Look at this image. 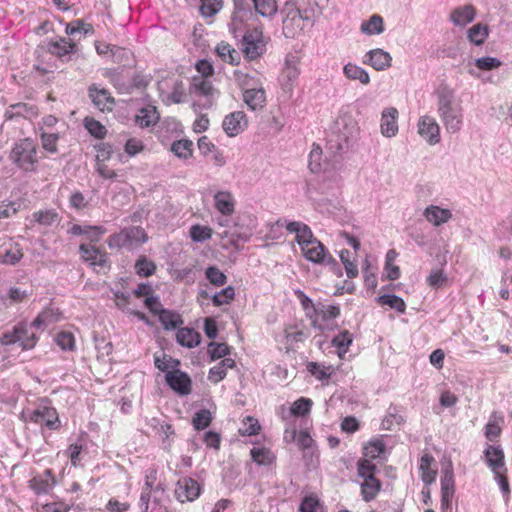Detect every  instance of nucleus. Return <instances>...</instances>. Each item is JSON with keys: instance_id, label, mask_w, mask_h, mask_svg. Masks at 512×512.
<instances>
[{"instance_id": "e433bc0d", "label": "nucleus", "mask_w": 512, "mask_h": 512, "mask_svg": "<svg viewBox=\"0 0 512 512\" xmlns=\"http://www.w3.org/2000/svg\"><path fill=\"white\" fill-rule=\"evenodd\" d=\"M489 36V27L486 24L477 23L467 30L468 40L476 46L482 45Z\"/></svg>"}, {"instance_id": "58836bf2", "label": "nucleus", "mask_w": 512, "mask_h": 512, "mask_svg": "<svg viewBox=\"0 0 512 512\" xmlns=\"http://www.w3.org/2000/svg\"><path fill=\"white\" fill-rule=\"evenodd\" d=\"M383 18L378 15H372L369 20L362 22L361 32L366 35H379L384 32Z\"/></svg>"}, {"instance_id": "4468645a", "label": "nucleus", "mask_w": 512, "mask_h": 512, "mask_svg": "<svg viewBox=\"0 0 512 512\" xmlns=\"http://www.w3.org/2000/svg\"><path fill=\"white\" fill-rule=\"evenodd\" d=\"M286 16L283 19V34L286 38H295L304 29L301 9L286 7Z\"/></svg>"}, {"instance_id": "f8f14e48", "label": "nucleus", "mask_w": 512, "mask_h": 512, "mask_svg": "<svg viewBox=\"0 0 512 512\" xmlns=\"http://www.w3.org/2000/svg\"><path fill=\"white\" fill-rule=\"evenodd\" d=\"M165 381L167 385L180 396H186L191 393L192 380L184 371H167L165 374Z\"/></svg>"}, {"instance_id": "e2e57ef3", "label": "nucleus", "mask_w": 512, "mask_h": 512, "mask_svg": "<svg viewBox=\"0 0 512 512\" xmlns=\"http://www.w3.org/2000/svg\"><path fill=\"white\" fill-rule=\"evenodd\" d=\"M23 257V253L18 245H15L12 248L5 250L4 253L0 254V261L3 264L15 265L17 264L21 258Z\"/></svg>"}, {"instance_id": "1a4fd4ad", "label": "nucleus", "mask_w": 512, "mask_h": 512, "mask_svg": "<svg viewBox=\"0 0 512 512\" xmlns=\"http://www.w3.org/2000/svg\"><path fill=\"white\" fill-rule=\"evenodd\" d=\"M81 259L96 270V267L110 270L111 262L106 251L95 245L81 244L79 246Z\"/></svg>"}, {"instance_id": "c03bdc74", "label": "nucleus", "mask_w": 512, "mask_h": 512, "mask_svg": "<svg viewBox=\"0 0 512 512\" xmlns=\"http://www.w3.org/2000/svg\"><path fill=\"white\" fill-rule=\"evenodd\" d=\"M376 301L381 305L389 306L400 313H404L406 310V304L404 300L395 294H384L376 298Z\"/></svg>"}, {"instance_id": "3c124183", "label": "nucleus", "mask_w": 512, "mask_h": 512, "mask_svg": "<svg viewBox=\"0 0 512 512\" xmlns=\"http://www.w3.org/2000/svg\"><path fill=\"white\" fill-rule=\"evenodd\" d=\"M231 348L226 343L210 342L207 353L212 361L228 356Z\"/></svg>"}, {"instance_id": "dca6fc26", "label": "nucleus", "mask_w": 512, "mask_h": 512, "mask_svg": "<svg viewBox=\"0 0 512 512\" xmlns=\"http://www.w3.org/2000/svg\"><path fill=\"white\" fill-rule=\"evenodd\" d=\"M484 460L487 466L498 475V472H506L505 455L500 445L487 444L484 452Z\"/></svg>"}, {"instance_id": "f257e3e1", "label": "nucleus", "mask_w": 512, "mask_h": 512, "mask_svg": "<svg viewBox=\"0 0 512 512\" xmlns=\"http://www.w3.org/2000/svg\"><path fill=\"white\" fill-rule=\"evenodd\" d=\"M434 94L437 98V112L446 130L450 133L460 131L463 124V109L461 101L456 98L455 90L442 82Z\"/></svg>"}, {"instance_id": "412c9836", "label": "nucleus", "mask_w": 512, "mask_h": 512, "mask_svg": "<svg viewBox=\"0 0 512 512\" xmlns=\"http://www.w3.org/2000/svg\"><path fill=\"white\" fill-rule=\"evenodd\" d=\"M38 115V108L35 105L18 102L11 104L6 108L5 118L6 120H18L20 118L32 119Z\"/></svg>"}, {"instance_id": "ea45409f", "label": "nucleus", "mask_w": 512, "mask_h": 512, "mask_svg": "<svg viewBox=\"0 0 512 512\" xmlns=\"http://www.w3.org/2000/svg\"><path fill=\"white\" fill-rule=\"evenodd\" d=\"M381 490V482L376 477L363 481L361 484V495L365 502L374 500Z\"/></svg>"}, {"instance_id": "864d4df0", "label": "nucleus", "mask_w": 512, "mask_h": 512, "mask_svg": "<svg viewBox=\"0 0 512 512\" xmlns=\"http://www.w3.org/2000/svg\"><path fill=\"white\" fill-rule=\"evenodd\" d=\"M192 241L197 243L205 242L212 237V229L199 224L193 225L189 231Z\"/></svg>"}, {"instance_id": "ddd939ff", "label": "nucleus", "mask_w": 512, "mask_h": 512, "mask_svg": "<svg viewBox=\"0 0 512 512\" xmlns=\"http://www.w3.org/2000/svg\"><path fill=\"white\" fill-rule=\"evenodd\" d=\"M261 38L262 33L258 30L248 32L243 36L242 52L249 60H254L265 52V44Z\"/></svg>"}, {"instance_id": "de8ad7c7", "label": "nucleus", "mask_w": 512, "mask_h": 512, "mask_svg": "<svg viewBox=\"0 0 512 512\" xmlns=\"http://www.w3.org/2000/svg\"><path fill=\"white\" fill-rule=\"evenodd\" d=\"M297 445L303 450V459H307L308 453L314 455L315 442L307 431H300L297 438Z\"/></svg>"}, {"instance_id": "9d476101", "label": "nucleus", "mask_w": 512, "mask_h": 512, "mask_svg": "<svg viewBox=\"0 0 512 512\" xmlns=\"http://www.w3.org/2000/svg\"><path fill=\"white\" fill-rule=\"evenodd\" d=\"M29 421L41 426L47 427L49 430H57L61 426L57 410L54 407L39 405L29 414Z\"/></svg>"}, {"instance_id": "5701e85b", "label": "nucleus", "mask_w": 512, "mask_h": 512, "mask_svg": "<svg viewBox=\"0 0 512 512\" xmlns=\"http://www.w3.org/2000/svg\"><path fill=\"white\" fill-rule=\"evenodd\" d=\"M398 110L394 107L385 108L381 114V133L383 136L391 138L398 132Z\"/></svg>"}, {"instance_id": "c9c22d12", "label": "nucleus", "mask_w": 512, "mask_h": 512, "mask_svg": "<svg viewBox=\"0 0 512 512\" xmlns=\"http://www.w3.org/2000/svg\"><path fill=\"white\" fill-rule=\"evenodd\" d=\"M107 49L111 52V58L114 63L122 66H130L132 64L133 53L130 49L116 45H107Z\"/></svg>"}, {"instance_id": "a19ab883", "label": "nucleus", "mask_w": 512, "mask_h": 512, "mask_svg": "<svg viewBox=\"0 0 512 512\" xmlns=\"http://www.w3.org/2000/svg\"><path fill=\"white\" fill-rule=\"evenodd\" d=\"M95 32L92 24L85 23L81 19H76L66 25L65 33L69 36H75L77 33H81L85 36L93 35Z\"/></svg>"}, {"instance_id": "c756f323", "label": "nucleus", "mask_w": 512, "mask_h": 512, "mask_svg": "<svg viewBox=\"0 0 512 512\" xmlns=\"http://www.w3.org/2000/svg\"><path fill=\"white\" fill-rule=\"evenodd\" d=\"M424 216L427 221L433 225L440 226L441 224L446 223L452 217V213L448 209L430 205L425 209Z\"/></svg>"}, {"instance_id": "f704fd0d", "label": "nucleus", "mask_w": 512, "mask_h": 512, "mask_svg": "<svg viewBox=\"0 0 512 512\" xmlns=\"http://www.w3.org/2000/svg\"><path fill=\"white\" fill-rule=\"evenodd\" d=\"M250 455L252 460L260 466H271L276 461L275 454L266 447H253Z\"/></svg>"}, {"instance_id": "4c0bfd02", "label": "nucleus", "mask_w": 512, "mask_h": 512, "mask_svg": "<svg viewBox=\"0 0 512 512\" xmlns=\"http://www.w3.org/2000/svg\"><path fill=\"white\" fill-rule=\"evenodd\" d=\"M343 73L350 80H359L364 85L370 83V77L368 72L364 68L356 64L347 63L343 67Z\"/></svg>"}, {"instance_id": "603ef678", "label": "nucleus", "mask_w": 512, "mask_h": 512, "mask_svg": "<svg viewBox=\"0 0 512 512\" xmlns=\"http://www.w3.org/2000/svg\"><path fill=\"white\" fill-rule=\"evenodd\" d=\"M211 421L212 414L208 409H200L192 418L193 427L198 431L206 429L210 425Z\"/></svg>"}, {"instance_id": "9b49d317", "label": "nucleus", "mask_w": 512, "mask_h": 512, "mask_svg": "<svg viewBox=\"0 0 512 512\" xmlns=\"http://www.w3.org/2000/svg\"><path fill=\"white\" fill-rule=\"evenodd\" d=\"M201 494V486L191 477H182L177 481L175 496L181 503L193 502Z\"/></svg>"}, {"instance_id": "052dcab7", "label": "nucleus", "mask_w": 512, "mask_h": 512, "mask_svg": "<svg viewBox=\"0 0 512 512\" xmlns=\"http://www.w3.org/2000/svg\"><path fill=\"white\" fill-rule=\"evenodd\" d=\"M322 149L318 145H313V148L309 154L308 168L312 173H319L322 169L321 164Z\"/></svg>"}, {"instance_id": "69168bd1", "label": "nucleus", "mask_w": 512, "mask_h": 512, "mask_svg": "<svg viewBox=\"0 0 512 512\" xmlns=\"http://www.w3.org/2000/svg\"><path fill=\"white\" fill-rule=\"evenodd\" d=\"M222 8V0H201L200 13L204 17H211Z\"/></svg>"}, {"instance_id": "13d9d810", "label": "nucleus", "mask_w": 512, "mask_h": 512, "mask_svg": "<svg viewBox=\"0 0 512 512\" xmlns=\"http://www.w3.org/2000/svg\"><path fill=\"white\" fill-rule=\"evenodd\" d=\"M377 470V466L372 463L370 460L362 459L357 463V473L358 476L363 478L364 481L368 479L375 478V472Z\"/></svg>"}, {"instance_id": "6e6d98bb", "label": "nucleus", "mask_w": 512, "mask_h": 512, "mask_svg": "<svg viewBox=\"0 0 512 512\" xmlns=\"http://www.w3.org/2000/svg\"><path fill=\"white\" fill-rule=\"evenodd\" d=\"M235 297V290L232 286H227L221 291L212 295L211 300L214 306H222L229 304Z\"/></svg>"}, {"instance_id": "5fc2aeb1", "label": "nucleus", "mask_w": 512, "mask_h": 512, "mask_svg": "<svg viewBox=\"0 0 512 512\" xmlns=\"http://www.w3.org/2000/svg\"><path fill=\"white\" fill-rule=\"evenodd\" d=\"M205 276L216 287L224 286L227 283V276L217 266L207 267Z\"/></svg>"}, {"instance_id": "72a5a7b5", "label": "nucleus", "mask_w": 512, "mask_h": 512, "mask_svg": "<svg viewBox=\"0 0 512 512\" xmlns=\"http://www.w3.org/2000/svg\"><path fill=\"white\" fill-rule=\"evenodd\" d=\"M504 418L502 415H499L497 412H492L487 424L484 427V435L489 441H494L498 438L502 432V428L500 426L503 423Z\"/></svg>"}, {"instance_id": "37998d69", "label": "nucleus", "mask_w": 512, "mask_h": 512, "mask_svg": "<svg viewBox=\"0 0 512 512\" xmlns=\"http://www.w3.org/2000/svg\"><path fill=\"white\" fill-rule=\"evenodd\" d=\"M171 151L181 159H188L192 156L193 142L188 139L174 141L171 145Z\"/></svg>"}, {"instance_id": "a211bd4d", "label": "nucleus", "mask_w": 512, "mask_h": 512, "mask_svg": "<svg viewBox=\"0 0 512 512\" xmlns=\"http://www.w3.org/2000/svg\"><path fill=\"white\" fill-rule=\"evenodd\" d=\"M47 52L59 59H63L77 52V44L72 39L59 37L48 42Z\"/></svg>"}, {"instance_id": "cd10ccee", "label": "nucleus", "mask_w": 512, "mask_h": 512, "mask_svg": "<svg viewBox=\"0 0 512 512\" xmlns=\"http://www.w3.org/2000/svg\"><path fill=\"white\" fill-rule=\"evenodd\" d=\"M192 86L195 90V92L198 95L204 96L206 99L205 101L200 105L203 109H208L212 106V101L210 97L214 93V88L211 84V82L204 78H193Z\"/></svg>"}, {"instance_id": "0eeeda50", "label": "nucleus", "mask_w": 512, "mask_h": 512, "mask_svg": "<svg viewBox=\"0 0 512 512\" xmlns=\"http://www.w3.org/2000/svg\"><path fill=\"white\" fill-rule=\"evenodd\" d=\"M301 251L308 261L329 266L332 271L340 272L337 260L328 252L321 241L318 240L317 243L310 244V246L302 248Z\"/></svg>"}, {"instance_id": "7ed1b4c3", "label": "nucleus", "mask_w": 512, "mask_h": 512, "mask_svg": "<svg viewBox=\"0 0 512 512\" xmlns=\"http://www.w3.org/2000/svg\"><path fill=\"white\" fill-rule=\"evenodd\" d=\"M357 131L356 124L352 120L348 123L345 118L338 119L327 140V149L335 155L341 154L348 149L350 141L355 138Z\"/></svg>"}, {"instance_id": "bf43d9fd", "label": "nucleus", "mask_w": 512, "mask_h": 512, "mask_svg": "<svg viewBox=\"0 0 512 512\" xmlns=\"http://www.w3.org/2000/svg\"><path fill=\"white\" fill-rule=\"evenodd\" d=\"M313 402L309 398L301 397L297 399L291 406L290 411L295 416H306L310 413Z\"/></svg>"}, {"instance_id": "6ab92c4d", "label": "nucleus", "mask_w": 512, "mask_h": 512, "mask_svg": "<svg viewBox=\"0 0 512 512\" xmlns=\"http://www.w3.org/2000/svg\"><path fill=\"white\" fill-rule=\"evenodd\" d=\"M418 132L431 145L440 141V128L433 117H421L418 122Z\"/></svg>"}, {"instance_id": "79ce46f5", "label": "nucleus", "mask_w": 512, "mask_h": 512, "mask_svg": "<svg viewBox=\"0 0 512 512\" xmlns=\"http://www.w3.org/2000/svg\"><path fill=\"white\" fill-rule=\"evenodd\" d=\"M255 13L262 17H272L277 13L276 0H252Z\"/></svg>"}, {"instance_id": "8fccbe9b", "label": "nucleus", "mask_w": 512, "mask_h": 512, "mask_svg": "<svg viewBox=\"0 0 512 512\" xmlns=\"http://www.w3.org/2000/svg\"><path fill=\"white\" fill-rule=\"evenodd\" d=\"M135 270L137 275L141 277H149L155 273L156 265L146 256H140V258L135 263Z\"/></svg>"}, {"instance_id": "338daca9", "label": "nucleus", "mask_w": 512, "mask_h": 512, "mask_svg": "<svg viewBox=\"0 0 512 512\" xmlns=\"http://www.w3.org/2000/svg\"><path fill=\"white\" fill-rule=\"evenodd\" d=\"M440 483L441 491L455 492L454 472L452 467H447L442 470Z\"/></svg>"}, {"instance_id": "4d7b16f0", "label": "nucleus", "mask_w": 512, "mask_h": 512, "mask_svg": "<svg viewBox=\"0 0 512 512\" xmlns=\"http://www.w3.org/2000/svg\"><path fill=\"white\" fill-rule=\"evenodd\" d=\"M34 220L43 226H51L53 223H55L59 215L54 209H47L44 211H37L33 213Z\"/></svg>"}, {"instance_id": "0e129e2a", "label": "nucleus", "mask_w": 512, "mask_h": 512, "mask_svg": "<svg viewBox=\"0 0 512 512\" xmlns=\"http://www.w3.org/2000/svg\"><path fill=\"white\" fill-rule=\"evenodd\" d=\"M341 262L344 265L346 274L349 278H355L358 275L357 265L351 260V252L347 249H343L339 253Z\"/></svg>"}, {"instance_id": "39448f33", "label": "nucleus", "mask_w": 512, "mask_h": 512, "mask_svg": "<svg viewBox=\"0 0 512 512\" xmlns=\"http://www.w3.org/2000/svg\"><path fill=\"white\" fill-rule=\"evenodd\" d=\"M38 339L36 332L28 326L27 322H19L13 326L12 330L4 332L0 341L3 345L18 343L23 350H30L36 346Z\"/></svg>"}, {"instance_id": "2eb2a0df", "label": "nucleus", "mask_w": 512, "mask_h": 512, "mask_svg": "<svg viewBox=\"0 0 512 512\" xmlns=\"http://www.w3.org/2000/svg\"><path fill=\"white\" fill-rule=\"evenodd\" d=\"M88 96L94 106L102 112L112 111L115 105V99L109 90L101 88L97 84H92L88 88Z\"/></svg>"}, {"instance_id": "aec40b11", "label": "nucleus", "mask_w": 512, "mask_h": 512, "mask_svg": "<svg viewBox=\"0 0 512 512\" xmlns=\"http://www.w3.org/2000/svg\"><path fill=\"white\" fill-rule=\"evenodd\" d=\"M56 485V479L51 469H46L43 473L34 476L29 481V487L37 494H47Z\"/></svg>"}, {"instance_id": "7c9ffc66", "label": "nucleus", "mask_w": 512, "mask_h": 512, "mask_svg": "<svg viewBox=\"0 0 512 512\" xmlns=\"http://www.w3.org/2000/svg\"><path fill=\"white\" fill-rule=\"evenodd\" d=\"M215 208L223 215H231L234 212V198L228 191H218L214 195Z\"/></svg>"}, {"instance_id": "f03ea898", "label": "nucleus", "mask_w": 512, "mask_h": 512, "mask_svg": "<svg viewBox=\"0 0 512 512\" xmlns=\"http://www.w3.org/2000/svg\"><path fill=\"white\" fill-rule=\"evenodd\" d=\"M37 153V143L31 138H23L14 143L9 159L23 172H36L39 161Z\"/></svg>"}, {"instance_id": "bb28decb", "label": "nucleus", "mask_w": 512, "mask_h": 512, "mask_svg": "<svg viewBox=\"0 0 512 512\" xmlns=\"http://www.w3.org/2000/svg\"><path fill=\"white\" fill-rule=\"evenodd\" d=\"M176 341L179 345L187 348H194L201 342V335L193 328H179L176 333Z\"/></svg>"}, {"instance_id": "a18cd8bd", "label": "nucleus", "mask_w": 512, "mask_h": 512, "mask_svg": "<svg viewBox=\"0 0 512 512\" xmlns=\"http://www.w3.org/2000/svg\"><path fill=\"white\" fill-rule=\"evenodd\" d=\"M84 127L85 129L95 138L103 139L106 136L107 129L106 127L98 120L86 117L84 119Z\"/></svg>"}, {"instance_id": "49530a36", "label": "nucleus", "mask_w": 512, "mask_h": 512, "mask_svg": "<svg viewBox=\"0 0 512 512\" xmlns=\"http://www.w3.org/2000/svg\"><path fill=\"white\" fill-rule=\"evenodd\" d=\"M352 341V334L349 331L344 330L332 339L331 344L338 349L339 355H342L348 351Z\"/></svg>"}, {"instance_id": "09e8293b", "label": "nucleus", "mask_w": 512, "mask_h": 512, "mask_svg": "<svg viewBox=\"0 0 512 512\" xmlns=\"http://www.w3.org/2000/svg\"><path fill=\"white\" fill-rule=\"evenodd\" d=\"M324 511L320 500L316 495H307L303 497L298 508V512H320Z\"/></svg>"}, {"instance_id": "f3484780", "label": "nucleus", "mask_w": 512, "mask_h": 512, "mask_svg": "<svg viewBox=\"0 0 512 512\" xmlns=\"http://www.w3.org/2000/svg\"><path fill=\"white\" fill-rule=\"evenodd\" d=\"M248 121L243 111H235L227 115L222 123V127L228 136H236L247 127Z\"/></svg>"}, {"instance_id": "680f3d73", "label": "nucleus", "mask_w": 512, "mask_h": 512, "mask_svg": "<svg viewBox=\"0 0 512 512\" xmlns=\"http://www.w3.org/2000/svg\"><path fill=\"white\" fill-rule=\"evenodd\" d=\"M55 342L64 351H72L75 348V338L71 332L61 331L55 337Z\"/></svg>"}, {"instance_id": "473e14b6", "label": "nucleus", "mask_w": 512, "mask_h": 512, "mask_svg": "<svg viewBox=\"0 0 512 512\" xmlns=\"http://www.w3.org/2000/svg\"><path fill=\"white\" fill-rule=\"evenodd\" d=\"M158 319L164 330H174L183 324V319L179 313L166 308L160 311Z\"/></svg>"}, {"instance_id": "c85d7f7f", "label": "nucleus", "mask_w": 512, "mask_h": 512, "mask_svg": "<svg viewBox=\"0 0 512 512\" xmlns=\"http://www.w3.org/2000/svg\"><path fill=\"white\" fill-rule=\"evenodd\" d=\"M314 316H319L323 322L328 324L329 321L340 316V306L318 303L312 313L307 312L308 318L312 319Z\"/></svg>"}, {"instance_id": "2f4dec72", "label": "nucleus", "mask_w": 512, "mask_h": 512, "mask_svg": "<svg viewBox=\"0 0 512 512\" xmlns=\"http://www.w3.org/2000/svg\"><path fill=\"white\" fill-rule=\"evenodd\" d=\"M159 120V114L155 106H147L141 108L135 117L136 123L141 128H147L153 126Z\"/></svg>"}, {"instance_id": "4be33fe9", "label": "nucleus", "mask_w": 512, "mask_h": 512, "mask_svg": "<svg viewBox=\"0 0 512 512\" xmlns=\"http://www.w3.org/2000/svg\"><path fill=\"white\" fill-rule=\"evenodd\" d=\"M392 57L383 49L377 48L368 51L363 63L372 66L377 71H383L391 66Z\"/></svg>"}, {"instance_id": "393cba45", "label": "nucleus", "mask_w": 512, "mask_h": 512, "mask_svg": "<svg viewBox=\"0 0 512 512\" xmlns=\"http://www.w3.org/2000/svg\"><path fill=\"white\" fill-rule=\"evenodd\" d=\"M106 232V228L99 225L81 226L74 224L69 230V233L73 235H86L91 243L99 242L102 235H104Z\"/></svg>"}, {"instance_id": "b1692460", "label": "nucleus", "mask_w": 512, "mask_h": 512, "mask_svg": "<svg viewBox=\"0 0 512 512\" xmlns=\"http://www.w3.org/2000/svg\"><path fill=\"white\" fill-rule=\"evenodd\" d=\"M254 16L250 4L245 0H234V11L231 17L230 30L235 32L238 25Z\"/></svg>"}, {"instance_id": "423d86ee", "label": "nucleus", "mask_w": 512, "mask_h": 512, "mask_svg": "<svg viewBox=\"0 0 512 512\" xmlns=\"http://www.w3.org/2000/svg\"><path fill=\"white\" fill-rule=\"evenodd\" d=\"M145 230L140 226H132L111 235L107 241L109 248H127L132 250L147 241Z\"/></svg>"}, {"instance_id": "20e7f679", "label": "nucleus", "mask_w": 512, "mask_h": 512, "mask_svg": "<svg viewBox=\"0 0 512 512\" xmlns=\"http://www.w3.org/2000/svg\"><path fill=\"white\" fill-rule=\"evenodd\" d=\"M234 75L243 89V100L247 106L253 111L263 108L266 102V93L263 88L255 87L256 79L238 70L234 72Z\"/></svg>"}, {"instance_id": "774afa93", "label": "nucleus", "mask_w": 512, "mask_h": 512, "mask_svg": "<svg viewBox=\"0 0 512 512\" xmlns=\"http://www.w3.org/2000/svg\"><path fill=\"white\" fill-rule=\"evenodd\" d=\"M502 65V62L495 57H481L475 60V66L483 71H491L493 69L499 68Z\"/></svg>"}, {"instance_id": "6e6552de", "label": "nucleus", "mask_w": 512, "mask_h": 512, "mask_svg": "<svg viewBox=\"0 0 512 512\" xmlns=\"http://www.w3.org/2000/svg\"><path fill=\"white\" fill-rule=\"evenodd\" d=\"M277 225L285 226L288 232L295 233V240L301 249L310 246V244L317 243L318 241L311 228L303 222L279 219Z\"/></svg>"}, {"instance_id": "a878e982", "label": "nucleus", "mask_w": 512, "mask_h": 512, "mask_svg": "<svg viewBox=\"0 0 512 512\" xmlns=\"http://www.w3.org/2000/svg\"><path fill=\"white\" fill-rule=\"evenodd\" d=\"M476 10L472 5H464L451 12L450 20L456 26L464 27L474 21Z\"/></svg>"}]
</instances>
